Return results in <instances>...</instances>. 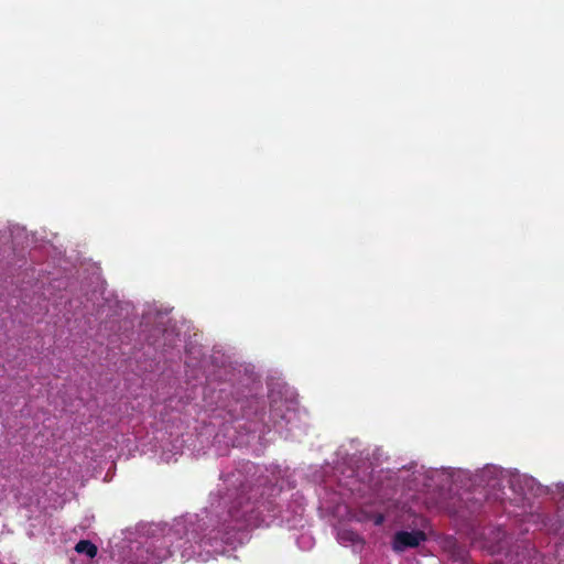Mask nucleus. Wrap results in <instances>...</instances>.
Listing matches in <instances>:
<instances>
[{
    "label": "nucleus",
    "mask_w": 564,
    "mask_h": 564,
    "mask_svg": "<svg viewBox=\"0 0 564 564\" xmlns=\"http://www.w3.org/2000/svg\"><path fill=\"white\" fill-rule=\"evenodd\" d=\"M424 540V534L420 531L399 532L394 536L393 549L403 551L406 547L417 546Z\"/></svg>",
    "instance_id": "f257e3e1"
},
{
    "label": "nucleus",
    "mask_w": 564,
    "mask_h": 564,
    "mask_svg": "<svg viewBox=\"0 0 564 564\" xmlns=\"http://www.w3.org/2000/svg\"><path fill=\"white\" fill-rule=\"evenodd\" d=\"M75 551L79 554H85L89 558H94L97 554L98 549L90 541L83 540L76 544Z\"/></svg>",
    "instance_id": "f03ea898"
},
{
    "label": "nucleus",
    "mask_w": 564,
    "mask_h": 564,
    "mask_svg": "<svg viewBox=\"0 0 564 564\" xmlns=\"http://www.w3.org/2000/svg\"><path fill=\"white\" fill-rule=\"evenodd\" d=\"M382 522V517L376 518V524H380Z\"/></svg>",
    "instance_id": "7ed1b4c3"
}]
</instances>
